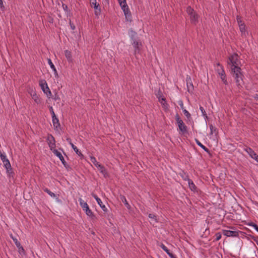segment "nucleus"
<instances>
[{
    "label": "nucleus",
    "instance_id": "4c0bfd02",
    "mask_svg": "<svg viewBox=\"0 0 258 258\" xmlns=\"http://www.w3.org/2000/svg\"><path fill=\"white\" fill-rule=\"evenodd\" d=\"M149 217L152 220H153V221H154L155 222H157V217H156V216L154 214H150L149 215Z\"/></svg>",
    "mask_w": 258,
    "mask_h": 258
},
{
    "label": "nucleus",
    "instance_id": "9d476101",
    "mask_svg": "<svg viewBox=\"0 0 258 258\" xmlns=\"http://www.w3.org/2000/svg\"><path fill=\"white\" fill-rule=\"evenodd\" d=\"M222 233L227 237H238L239 236L238 232L237 231L223 229L222 230Z\"/></svg>",
    "mask_w": 258,
    "mask_h": 258
},
{
    "label": "nucleus",
    "instance_id": "6e6552de",
    "mask_svg": "<svg viewBox=\"0 0 258 258\" xmlns=\"http://www.w3.org/2000/svg\"><path fill=\"white\" fill-rule=\"evenodd\" d=\"M41 88L44 93H45L48 97H50L51 96V92L48 88L47 84L45 81L43 83L42 81H41L39 83Z\"/></svg>",
    "mask_w": 258,
    "mask_h": 258
},
{
    "label": "nucleus",
    "instance_id": "8fccbe9b",
    "mask_svg": "<svg viewBox=\"0 0 258 258\" xmlns=\"http://www.w3.org/2000/svg\"><path fill=\"white\" fill-rule=\"evenodd\" d=\"M171 258H177L172 253H170L168 255Z\"/></svg>",
    "mask_w": 258,
    "mask_h": 258
},
{
    "label": "nucleus",
    "instance_id": "a19ab883",
    "mask_svg": "<svg viewBox=\"0 0 258 258\" xmlns=\"http://www.w3.org/2000/svg\"><path fill=\"white\" fill-rule=\"evenodd\" d=\"M62 164L64 165V166L67 169L69 170L70 169V166L68 164V162H61Z\"/></svg>",
    "mask_w": 258,
    "mask_h": 258
},
{
    "label": "nucleus",
    "instance_id": "a18cd8bd",
    "mask_svg": "<svg viewBox=\"0 0 258 258\" xmlns=\"http://www.w3.org/2000/svg\"><path fill=\"white\" fill-rule=\"evenodd\" d=\"M163 250H165L167 247L163 243H161L160 245Z\"/></svg>",
    "mask_w": 258,
    "mask_h": 258
},
{
    "label": "nucleus",
    "instance_id": "4468645a",
    "mask_svg": "<svg viewBox=\"0 0 258 258\" xmlns=\"http://www.w3.org/2000/svg\"><path fill=\"white\" fill-rule=\"evenodd\" d=\"M4 166L7 170L8 176L9 177H13L14 176V173L13 171L10 162H6V163L4 164Z\"/></svg>",
    "mask_w": 258,
    "mask_h": 258
},
{
    "label": "nucleus",
    "instance_id": "c756f323",
    "mask_svg": "<svg viewBox=\"0 0 258 258\" xmlns=\"http://www.w3.org/2000/svg\"><path fill=\"white\" fill-rule=\"evenodd\" d=\"M187 181H188V186H189V187L190 188V189L192 191L196 190V186L195 184H194V182L190 179H189Z\"/></svg>",
    "mask_w": 258,
    "mask_h": 258
},
{
    "label": "nucleus",
    "instance_id": "4d7b16f0",
    "mask_svg": "<svg viewBox=\"0 0 258 258\" xmlns=\"http://www.w3.org/2000/svg\"><path fill=\"white\" fill-rule=\"evenodd\" d=\"M230 228H231V229H233L234 228H233V227H230Z\"/></svg>",
    "mask_w": 258,
    "mask_h": 258
},
{
    "label": "nucleus",
    "instance_id": "4be33fe9",
    "mask_svg": "<svg viewBox=\"0 0 258 258\" xmlns=\"http://www.w3.org/2000/svg\"><path fill=\"white\" fill-rule=\"evenodd\" d=\"M71 145L72 147L73 148V149H74V150L76 152V153L78 155L81 156V158H80L81 160H83V159L87 160V159L84 158L83 157L84 156L81 154V152H80L79 151L78 149L77 148V147L76 146H75L73 143H71Z\"/></svg>",
    "mask_w": 258,
    "mask_h": 258
},
{
    "label": "nucleus",
    "instance_id": "49530a36",
    "mask_svg": "<svg viewBox=\"0 0 258 258\" xmlns=\"http://www.w3.org/2000/svg\"><path fill=\"white\" fill-rule=\"evenodd\" d=\"M179 105H180V106L182 110H183V109H185L184 108L183 104V102H182V101H180V102H179Z\"/></svg>",
    "mask_w": 258,
    "mask_h": 258
},
{
    "label": "nucleus",
    "instance_id": "dca6fc26",
    "mask_svg": "<svg viewBox=\"0 0 258 258\" xmlns=\"http://www.w3.org/2000/svg\"><path fill=\"white\" fill-rule=\"evenodd\" d=\"M156 95L158 98L159 101L163 105H165V104H166V99L160 89L158 90Z\"/></svg>",
    "mask_w": 258,
    "mask_h": 258
},
{
    "label": "nucleus",
    "instance_id": "f8f14e48",
    "mask_svg": "<svg viewBox=\"0 0 258 258\" xmlns=\"http://www.w3.org/2000/svg\"><path fill=\"white\" fill-rule=\"evenodd\" d=\"M94 165L97 167L98 170L106 177L107 176V173L105 168L100 163V162H93Z\"/></svg>",
    "mask_w": 258,
    "mask_h": 258
},
{
    "label": "nucleus",
    "instance_id": "20e7f679",
    "mask_svg": "<svg viewBox=\"0 0 258 258\" xmlns=\"http://www.w3.org/2000/svg\"><path fill=\"white\" fill-rule=\"evenodd\" d=\"M216 71L220 76V78L223 83L225 85L228 84V82L223 67L219 62L217 63Z\"/></svg>",
    "mask_w": 258,
    "mask_h": 258
},
{
    "label": "nucleus",
    "instance_id": "9b49d317",
    "mask_svg": "<svg viewBox=\"0 0 258 258\" xmlns=\"http://www.w3.org/2000/svg\"><path fill=\"white\" fill-rule=\"evenodd\" d=\"M187 91L189 93H193L194 87L190 76H187L186 79Z\"/></svg>",
    "mask_w": 258,
    "mask_h": 258
},
{
    "label": "nucleus",
    "instance_id": "bb28decb",
    "mask_svg": "<svg viewBox=\"0 0 258 258\" xmlns=\"http://www.w3.org/2000/svg\"><path fill=\"white\" fill-rule=\"evenodd\" d=\"M124 14L126 21L130 22L132 21V16L130 10L127 12L124 13Z\"/></svg>",
    "mask_w": 258,
    "mask_h": 258
},
{
    "label": "nucleus",
    "instance_id": "de8ad7c7",
    "mask_svg": "<svg viewBox=\"0 0 258 258\" xmlns=\"http://www.w3.org/2000/svg\"><path fill=\"white\" fill-rule=\"evenodd\" d=\"M0 7H1V8L2 9H4L5 8L3 0H0Z\"/></svg>",
    "mask_w": 258,
    "mask_h": 258
},
{
    "label": "nucleus",
    "instance_id": "c9c22d12",
    "mask_svg": "<svg viewBox=\"0 0 258 258\" xmlns=\"http://www.w3.org/2000/svg\"><path fill=\"white\" fill-rule=\"evenodd\" d=\"M183 112L184 115L187 117L188 119L191 118V115L187 110H186V109H183Z\"/></svg>",
    "mask_w": 258,
    "mask_h": 258
},
{
    "label": "nucleus",
    "instance_id": "1a4fd4ad",
    "mask_svg": "<svg viewBox=\"0 0 258 258\" xmlns=\"http://www.w3.org/2000/svg\"><path fill=\"white\" fill-rule=\"evenodd\" d=\"M11 237L12 238L16 246L18 248L19 253L20 254L24 255L25 254V250L23 247L21 245L20 242L18 240V239L16 237H14L12 235H11Z\"/></svg>",
    "mask_w": 258,
    "mask_h": 258
},
{
    "label": "nucleus",
    "instance_id": "2f4dec72",
    "mask_svg": "<svg viewBox=\"0 0 258 258\" xmlns=\"http://www.w3.org/2000/svg\"><path fill=\"white\" fill-rule=\"evenodd\" d=\"M53 153L56 156L59 158L61 161H65L63 157L60 152L58 151L57 150H54Z\"/></svg>",
    "mask_w": 258,
    "mask_h": 258
},
{
    "label": "nucleus",
    "instance_id": "b1692460",
    "mask_svg": "<svg viewBox=\"0 0 258 258\" xmlns=\"http://www.w3.org/2000/svg\"><path fill=\"white\" fill-rule=\"evenodd\" d=\"M65 56L69 62H72V53L70 51L66 50L64 51Z\"/></svg>",
    "mask_w": 258,
    "mask_h": 258
},
{
    "label": "nucleus",
    "instance_id": "3c124183",
    "mask_svg": "<svg viewBox=\"0 0 258 258\" xmlns=\"http://www.w3.org/2000/svg\"><path fill=\"white\" fill-rule=\"evenodd\" d=\"M89 156L91 160H92V161L94 160V161H96V159L94 157L91 156V155H89Z\"/></svg>",
    "mask_w": 258,
    "mask_h": 258
},
{
    "label": "nucleus",
    "instance_id": "e433bc0d",
    "mask_svg": "<svg viewBox=\"0 0 258 258\" xmlns=\"http://www.w3.org/2000/svg\"><path fill=\"white\" fill-rule=\"evenodd\" d=\"M0 157L2 161H9V160L8 159H7L6 156L4 153H1Z\"/></svg>",
    "mask_w": 258,
    "mask_h": 258
},
{
    "label": "nucleus",
    "instance_id": "09e8293b",
    "mask_svg": "<svg viewBox=\"0 0 258 258\" xmlns=\"http://www.w3.org/2000/svg\"><path fill=\"white\" fill-rule=\"evenodd\" d=\"M48 21L49 23H52L53 22V19L52 17H49L48 18Z\"/></svg>",
    "mask_w": 258,
    "mask_h": 258
},
{
    "label": "nucleus",
    "instance_id": "cd10ccee",
    "mask_svg": "<svg viewBox=\"0 0 258 258\" xmlns=\"http://www.w3.org/2000/svg\"><path fill=\"white\" fill-rule=\"evenodd\" d=\"M196 142L197 144L202 148L203 150H204L206 152L208 153L210 155V152L209 150L204 145H203L198 140L196 139Z\"/></svg>",
    "mask_w": 258,
    "mask_h": 258
},
{
    "label": "nucleus",
    "instance_id": "473e14b6",
    "mask_svg": "<svg viewBox=\"0 0 258 258\" xmlns=\"http://www.w3.org/2000/svg\"><path fill=\"white\" fill-rule=\"evenodd\" d=\"M129 34L132 40L136 39L135 37L137 35V33L135 31L131 30L130 31Z\"/></svg>",
    "mask_w": 258,
    "mask_h": 258
},
{
    "label": "nucleus",
    "instance_id": "412c9836",
    "mask_svg": "<svg viewBox=\"0 0 258 258\" xmlns=\"http://www.w3.org/2000/svg\"><path fill=\"white\" fill-rule=\"evenodd\" d=\"M52 123L54 130H57L58 128L60 127V125L59 122V120L56 117V116L52 117Z\"/></svg>",
    "mask_w": 258,
    "mask_h": 258
},
{
    "label": "nucleus",
    "instance_id": "7c9ffc66",
    "mask_svg": "<svg viewBox=\"0 0 258 258\" xmlns=\"http://www.w3.org/2000/svg\"><path fill=\"white\" fill-rule=\"evenodd\" d=\"M31 95L32 96V99L34 100V101L36 103H37V104L40 103V99L35 92H34L33 93H31Z\"/></svg>",
    "mask_w": 258,
    "mask_h": 258
},
{
    "label": "nucleus",
    "instance_id": "39448f33",
    "mask_svg": "<svg viewBox=\"0 0 258 258\" xmlns=\"http://www.w3.org/2000/svg\"><path fill=\"white\" fill-rule=\"evenodd\" d=\"M79 201L81 208L83 209V211L85 212L86 215L90 217H94V214L92 211L89 209L87 203L81 198L79 199Z\"/></svg>",
    "mask_w": 258,
    "mask_h": 258
},
{
    "label": "nucleus",
    "instance_id": "864d4df0",
    "mask_svg": "<svg viewBox=\"0 0 258 258\" xmlns=\"http://www.w3.org/2000/svg\"><path fill=\"white\" fill-rule=\"evenodd\" d=\"M62 7L64 10H67V9H68V6L64 4H62Z\"/></svg>",
    "mask_w": 258,
    "mask_h": 258
},
{
    "label": "nucleus",
    "instance_id": "c85d7f7f",
    "mask_svg": "<svg viewBox=\"0 0 258 258\" xmlns=\"http://www.w3.org/2000/svg\"><path fill=\"white\" fill-rule=\"evenodd\" d=\"M179 175L181 177V178L184 180L186 181L189 179L188 174L186 173H185V172H184L183 171H181L179 173Z\"/></svg>",
    "mask_w": 258,
    "mask_h": 258
},
{
    "label": "nucleus",
    "instance_id": "f3484780",
    "mask_svg": "<svg viewBox=\"0 0 258 258\" xmlns=\"http://www.w3.org/2000/svg\"><path fill=\"white\" fill-rule=\"evenodd\" d=\"M118 2L123 13L126 12L130 10L126 0H118Z\"/></svg>",
    "mask_w": 258,
    "mask_h": 258
},
{
    "label": "nucleus",
    "instance_id": "f03ea898",
    "mask_svg": "<svg viewBox=\"0 0 258 258\" xmlns=\"http://www.w3.org/2000/svg\"><path fill=\"white\" fill-rule=\"evenodd\" d=\"M238 58L239 56L236 53H233L228 57L227 63L230 66V70H234L235 68L239 67L238 66Z\"/></svg>",
    "mask_w": 258,
    "mask_h": 258
},
{
    "label": "nucleus",
    "instance_id": "7ed1b4c3",
    "mask_svg": "<svg viewBox=\"0 0 258 258\" xmlns=\"http://www.w3.org/2000/svg\"><path fill=\"white\" fill-rule=\"evenodd\" d=\"M236 21L239 26V30L241 33V36L242 37H246L248 34V32L246 30V26L242 21L241 17L237 15L236 17Z\"/></svg>",
    "mask_w": 258,
    "mask_h": 258
},
{
    "label": "nucleus",
    "instance_id": "ddd939ff",
    "mask_svg": "<svg viewBox=\"0 0 258 258\" xmlns=\"http://www.w3.org/2000/svg\"><path fill=\"white\" fill-rule=\"evenodd\" d=\"M47 141L49 147L51 148H53L55 147V141L54 138L51 134H48L47 138Z\"/></svg>",
    "mask_w": 258,
    "mask_h": 258
},
{
    "label": "nucleus",
    "instance_id": "a878e982",
    "mask_svg": "<svg viewBox=\"0 0 258 258\" xmlns=\"http://www.w3.org/2000/svg\"><path fill=\"white\" fill-rule=\"evenodd\" d=\"M48 63L49 65L50 66V68L53 71V72L54 73V74L55 75V76L58 77V74H57V73L56 69L54 65L52 63L51 60L50 58L48 59Z\"/></svg>",
    "mask_w": 258,
    "mask_h": 258
},
{
    "label": "nucleus",
    "instance_id": "f704fd0d",
    "mask_svg": "<svg viewBox=\"0 0 258 258\" xmlns=\"http://www.w3.org/2000/svg\"><path fill=\"white\" fill-rule=\"evenodd\" d=\"M195 12V10L192 8H191V7H190V6L187 7V8L186 9V12L188 14L189 16L190 14H193V13Z\"/></svg>",
    "mask_w": 258,
    "mask_h": 258
},
{
    "label": "nucleus",
    "instance_id": "ea45409f",
    "mask_svg": "<svg viewBox=\"0 0 258 258\" xmlns=\"http://www.w3.org/2000/svg\"><path fill=\"white\" fill-rule=\"evenodd\" d=\"M215 236H216L215 240L216 241H218L221 238V234L220 233H217L215 234Z\"/></svg>",
    "mask_w": 258,
    "mask_h": 258
},
{
    "label": "nucleus",
    "instance_id": "c03bdc74",
    "mask_svg": "<svg viewBox=\"0 0 258 258\" xmlns=\"http://www.w3.org/2000/svg\"><path fill=\"white\" fill-rule=\"evenodd\" d=\"M249 225H250V226H252L253 227H254V228L256 230H257V229H258L257 225L256 224H254V223H252L250 224Z\"/></svg>",
    "mask_w": 258,
    "mask_h": 258
},
{
    "label": "nucleus",
    "instance_id": "79ce46f5",
    "mask_svg": "<svg viewBox=\"0 0 258 258\" xmlns=\"http://www.w3.org/2000/svg\"><path fill=\"white\" fill-rule=\"evenodd\" d=\"M50 113H51V115H52V118L53 117H55V116H56V115H55V113H54V111H53V108H52V107H51L50 108Z\"/></svg>",
    "mask_w": 258,
    "mask_h": 258
},
{
    "label": "nucleus",
    "instance_id": "f257e3e1",
    "mask_svg": "<svg viewBox=\"0 0 258 258\" xmlns=\"http://www.w3.org/2000/svg\"><path fill=\"white\" fill-rule=\"evenodd\" d=\"M231 74L235 79L236 85L238 89L242 88V85L243 82V74L240 67L235 68L234 70H230Z\"/></svg>",
    "mask_w": 258,
    "mask_h": 258
},
{
    "label": "nucleus",
    "instance_id": "5fc2aeb1",
    "mask_svg": "<svg viewBox=\"0 0 258 258\" xmlns=\"http://www.w3.org/2000/svg\"><path fill=\"white\" fill-rule=\"evenodd\" d=\"M67 141L70 143V145H71V143H72L71 142V139L70 138H67Z\"/></svg>",
    "mask_w": 258,
    "mask_h": 258
},
{
    "label": "nucleus",
    "instance_id": "423d86ee",
    "mask_svg": "<svg viewBox=\"0 0 258 258\" xmlns=\"http://www.w3.org/2000/svg\"><path fill=\"white\" fill-rule=\"evenodd\" d=\"M175 119L178 124L179 131L183 134L186 133L187 132V126L185 125L184 123L177 113L175 115Z\"/></svg>",
    "mask_w": 258,
    "mask_h": 258
},
{
    "label": "nucleus",
    "instance_id": "6ab92c4d",
    "mask_svg": "<svg viewBox=\"0 0 258 258\" xmlns=\"http://www.w3.org/2000/svg\"><path fill=\"white\" fill-rule=\"evenodd\" d=\"M132 41H133L132 45H133V46L135 48L134 53L136 54L137 53H139L140 50V48H139V44L140 45H141L142 44H141V43H139V42L137 41L136 39H134Z\"/></svg>",
    "mask_w": 258,
    "mask_h": 258
},
{
    "label": "nucleus",
    "instance_id": "6e6d98bb",
    "mask_svg": "<svg viewBox=\"0 0 258 258\" xmlns=\"http://www.w3.org/2000/svg\"><path fill=\"white\" fill-rule=\"evenodd\" d=\"M254 98L256 99H258V95L257 94H255L254 96Z\"/></svg>",
    "mask_w": 258,
    "mask_h": 258
},
{
    "label": "nucleus",
    "instance_id": "37998d69",
    "mask_svg": "<svg viewBox=\"0 0 258 258\" xmlns=\"http://www.w3.org/2000/svg\"><path fill=\"white\" fill-rule=\"evenodd\" d=\"M70 26H71V28L72 30H75L76 27H75V26L74 25V24L72 23L71 21L70 20Z\"/></svg>",
    "mask_w": 258,
    "mask_h": 258
},
{
    "label": "nucleus",
    "instance_id": "603ef678",
    "mask_svg": "<svg viewBox=\"0 0 258 258\" xmlns=\"http://www.w3.org/2000/svg\"><path fill=\"white\" fill-rule=\"evenodd\" d=\"M164 251L167 253L168 255L171 253L168 248H166Z\"/></svg>",
    "mask_w": 258,
    "mask_h": 258
},
{
    "label": "nucleus",
    "instance_id": "58836bf2",
    "mask_svg": "<svg viewBox=\"0 0 258 258\" xmlns=\"http://www.w3.org/2000/svg\"><path fill=\"white\" fill-rule=\"evenodd\" d=\"M200 109L201 111L202 115H203V116L205 117L206 118H207L208 116H207V113H206L204 108L202 106H200Z\"/></svg>",
    "mask_w": 258,
    "mask_h": 258
},
{
    "label": "nucleus",
    "instance_id": "aec40b11",
    "mask_svg": "<svg viewBox=\"0 0 258 258\" xmlns=\"http://www.w3.org/2000/svg\"><path fill=\"white\" fill-rule=\"evenodd\" d=\"M189 16L191 23L194 24H196V23L198 22V15L195 12L193 13V14H190Z\"/></svg>",
    "mask_w": 258,
    "mask_h": 258
},
{
    "label": "nucleus",
    "instance_id": "393cba45",
    "mask_svg": "<svg viewBox=\"0 0 258 258\" xmlns=\"http://www.w3.org/2000/svg\"><path fill=\"white\" fill-rule=\"evenodd\" d=\"M120 200L122 202V203H124V204L125 205L126 207L128 209H131V206H130V204L128 203V202H127L125 197L124 196H123V195H120Z\"/></svg>",
    "mask_w": 258,
    "mask_h": 258
},
{
    "label": "nucleus",
    "instance_id": "5701e85b",
    "mask_svg": "<svg viewBox=\"0 0 258 258\" xmlns=\"http://www.w3.org/2000/svg\"><path fill=\"white\" fill-rule=\"evenodd\" d=\"M44 191L46 192L47 194H48L51 197L55 198L57 201L59 202V200L57 197H56V196L55 194L51 192L49 189H48L47 188H44L43 189Z\"/></svg>",
    "mask_w": 258,
    "mask_h": 258
},
{
    "label": "nucleus",
    "instance_id": "72a5a7b5",
    "mask_svg": "<svg viewBox=\"0 0 258 258\" xmlns=\"http://www.w3.org/2000/svg\"><path fill=\"white\" fill-rule=\"evenodd\" d=\"M209 126L211 130V134L217 133V128L213 126L212 124L210 125Z\"/></svg>",
    "mask_w": 258,
    "mask_h": 258
},
{
    "label": "nucleus",
    "instance_id": "13d9d810",
    "mask_svg": "<svg viewBox=\"0 0 258 258\" xmlns=\"http://www.w3.org/2000/svg\"><path fill=\"white\" fill-rule=\"evenodd\" d=\"M256 231L258 232V229H257V230H256Z\"/></svg>",
    "mask_w": 258,
    "mask_h": 258
},
{
    "label": "nucleus",
    "instance_id": "a211bd4d",
    "mask_svg": "<svg viewBox=\"0 0 258 258\" xmlns=\"http://www.w3.org/2000/svg\"><path fill=\"white\" fill-rule=\"evenodd\" d=\"M246 151L252 159L258 161V155L252 150V149L247 148L246 149Z\"/></svg>",
    "mask_w": 258,
    "mask_h": 258
},
{
    "label": "nucleus",
    "instance_id": "0eeeda50",
    "mask_svg": "<svg viewBox=\"0 0 258 258\" xmlns=\"http://www.w3.org/2000/svg\"><path fill=\"white\" fill-rule=\"evenodd\" d=\"M90 6L95 9L94 14L97 17L101 14V10L99 4L97 0H90Z\"/></svg>",
    "mask_w": 258,
    "mask_h": 258
},
{
    "label": "nucleus",
    "instance_id": "2eb2a0df",
    "mask_svg": "<svg viewBox=\"0 0 258 258\" xmlns=\"http://www.w3.org/2000/svg\"><path fill=\"white\" fill-rule=\"evenodd\" d=\"M92 197L96 200L98 204L100 206V207L101 208V209H102V210L104 212H107V208L105 207V206L103 204L101 199L100 198H99L97 195H96L95 194L92 193Z\"/></svg>",
    "mask_w": 258,
    "mask_h": 258
}]
</instances>
